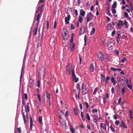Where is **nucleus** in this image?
I'll return each instance as SVG.
<instances>
[{
	"instance_id": "1",
	"label": "nucleus",
	"mask_w": 133,
	"mask_h": 133,
	"mask_svg": "<svg viewBox=\"0 0 133 133\" xmlns=\"http://www.w3.org/2000/svg\"><path fill=\"white\" fill-rule=\"evenodd\" d=\"M42 5H39L37 9H36L35 16H36L37 15L36 20L37 21H38L39 20V18L40 17V16L42 13Z\"/></svg>"
},
{
	"instance_id": "2",
	"label": "nucleus",
	"mask_w": 133,
	"mask_h": 133,
	"mask_svg": "<svg viewBox=\"0 0 133 133\" xmlns=\"http://www.w3.org/2000/svg\"><path fill=\"white\" fill-rule=\"evenodd\" d=\"M62 34L64 40H67L68 39L69 37V35L68 34V32L66 28H63Z\"/></svg>"
},
{
	"instance_id": "3",
	"label": "nucleus",
	"mask_w": 133,
	"mask_h": 133,
	"mask_svg": "<svg viewBox=\"0 0 133 133\" xmlns=\"http://www.w3.org/2000/svg\"><path fill=\"white\" fill-rule=\"evenodd\" d=\"M82 94L83 95H84L87 94L89 90V86L88 85H86L83 86V85L82 84Z\"/></svg>"
},
{
	"instance_id": "4",
	"label": "nucleus",
	"mask_w": 133,
	"mask_h": 133,
	"mask_svg": "<svg viewBox=\"0 0 133 133\" xmlns=\"http://www.w3.org/2000/svg\"><path fill=\"white\" fill-rule=\"evenodd\" d=\"M43 98L44 102H45V100L46 99L47 101H48L49 100H50V94L49 93L48 94L46 92H44V95L43 96Z\"/></svg>"
},
{
	"instance_id": "5",
	"label": "nucleus",
	"mask_w": 133,
	"mask_h": 133,
	"mask_svg": "<svg viewBox=\"0 0 133 133\" xmlns=\"http://www.w3.org/2000/svg\"><path fill=\"white\" fill-rule=\"evenodd\" d=\"M72 74L73 81L76 83L79 80V79L78 77H77L76 76L75 73L74 69H73L72 71Z\"/></svg>"
},
{
	"instance_id": "6",
	"label": "nucleus",
	"mask_w": 133,
	"mask_h": 133,
	"mask_svg": "<svg viewBox=\"0 0 133 133\" xmlns=\"http://www.w3.org/2000/svg\"><path fill=\"white\" fill-rule=\"evenodd\" d=\"M72 68V65L71 63H70L67 66L66 74L67 75H69L70 74Z\"/></svg>"
},
{
	"instance_id": "7",
	"label": "nucleus",
	"mask_w": 133,
	"mask_h": 133,
	"mask_svg": "<svg viewBox=\"0 0 133 133\" xmlns=\"http://www.w3.org/2000/svg\"><path fill=\"white\" fill-rule=\"evenodd\" d=\"M93 15L92 13L90 12L88 14L87 17V23L89 22L91 20H92L93 18Z\"/></svg>"
},
{
	"instance_id": "8",
	"label": "nucleus",
	"mask_w": 133,
	"mask_h": 133,
	"mask_svg": "<svg viewBox=\"0 0 133 133\" xmlns=\"http://www.w3.org/2000/svg\"><path fill=\"white\" fill-rule=\"evenodd\" d=\"M45 68L44 67H42L40 68L39 70V74L41 75L42 74L43 76H44L45 72Z\"/></svg>"
},
{
	"instance_id": "9",
	"label": "nucleus",
	"mask_w": 133,
	"mask_h": 133,
	"mask_svg": "<svg viewBox=\"0 0 133 133\" xmlns=\"http://www.w3.org/2000/svg\"><path fill=\"white\" fill-rule=\"evenodd\" d=\"M22 114L23 117V119L24 121V123L25 124H26V123L28 120V117L27 116L25 115L24 114V112L22 111Z\"/></svg>"
},
{
	"instance_id": "10",
	"label": "nucleus",
	"mask_w": 133,
	"mask_h": 133,
	"mask_svg": "<svg viewBox=\"0 0 133 133\" xmlns=\"http://www.w3.org/2000/svg\"><path fill=\"white\" fill-rule=\"evenodd\" d=\"M70 18V15H68L67 16V17H65V24H67L69 23V21Z\"/></svg>"
},
{
	"instance_id": "11",
	"label": "nucleus",
	"mask_w": 133,
	"mask_h": 133,
	"mask_svg": "<svg viewBox=\"0 0 133 133\" xmlns=\"http://www.w3.org/2000/svg\"><path fill=\"white\" fill-rule=\"evenodd\" d=\"M124 25V23L122 21H119L117 25L118 27V29H121L122 27V26Z\"/></svg>"
},
{
	"instance_id": "12",
	"label": "nucleus",
	"mask_w": 133,
	"mask_h": 133,
	"mask_svg": "<svg viewBox=\"0 0 133 133\" xmlns=\"http://www.w3.org/2000/svg\"><path fill=\"white\" fill-rule=\"evenodd\" d=\"M98 57L99 59L102 61L104 60V57H103L102 53L101 52H99L98 54Z\"/></svg>"
},
{
	"instance_id": "13",
	"label": "nucleus",
	"mask_w": 133,
	"mask_h": 133,
	"mask_svg": "<svg viewBox=\"0 0 133 133\" xmlns=\"http://www.w3.org/2000/svg\"><path fill=\"white\" fill-rule=\"evenodd\" d=\"M33 84L34 81L33 79H30L28 84V87L30 88H31L33 86Z\"/></svg>"
},
{
	"instance_id": "14",
	"label": "nucleus",
	"mask_w": 133,
	"mask_h": 133,
	"mask_svg": "<svg viewBox=\"0 0 133 133\" xmlns=\"http://www.w3.org/2000/svg\"><path fill=\"white\" fill-rule=\"evenodd\" d=\"M85 31V28L83 26H81L80 28V29L79 31V34L82 35L83 34Z\"/></svg>"
},
{
	"instance_id": "15",
	"label": "nucleus",
	"mask_w": 133,
	"mask_h": 133,
	"mask_svg": "<svg viewBox=\"0 0 133 133\" xmlns=\"http://www.w3.org/2000/svg\"><path fill=\"white\" fill-rule=\"evenodd\" d=\"M100 124V127L101 128H103L105 131L107 130V127L105 124H104L102 123H101Z\"/></svg>"
},
{
	"instance_id": "16",
	"label": "nucleus",
	"mask_w": 133,
	"mask_h": 133,
	"mask_svg": "<svg viewBox=\"0 0 133 133\" xmlns=\"http://www.w3.org/2000/svg\"><path fill=\"white\" fill-rule=\"evenodd\" d=\"M111 82L113 83L114 85H115L116 83V81L114 77H112L111 78Z\"/></svg>"
},
{
	"instance_id": "17",
	"label": "nucleus",
	"mask_w": 133,
	"mask_h": 133,
	"mask_svg": "<svg viewBox=\"0 0 133 133\" xmlns=\"http://www.w3.org/2000/svg\"><path fill=\"white\" fill-rule=\"evenodd\" d=\"M120 126L121 127H123L125 128H127V126L124 124L123 121H121V124L120 125Z\"/></svg>"
},
{
	"instance_id": "18",
	"label": "nucleus",
	"mask_w": 133,
	"mask_h": 133,
	"mask_svg": "<svg viewBox=\"0 0 133 133\" xmlns=\"http://www.w3.org/2000/svg\"><path fill=\"white\" fill-rule=\"evenodd\" d=\"M85 12L84 11L83 9H81L80 11V14L79 16H81L83 17L85 16Z\"/></svg>"
},
{
	"instance_id": "19",
	"label": "nucleus",
	"mask_w": 133,
	"mask_h": 133,
	"mask_svg": "<svg viewBox=\"0 0 133 133\" xmlns=\"http://www.w3.org/2000/svg\"><path fill=\"white\" fill-rule=\"evenodd\" d=\"M44 0H39V1L38 3V7L41 5H42V9L43 5L44 4Z\"/></svg>"
},
{
	"instance_id": "20",
	"label": "nucleus",
	"mask_w": 133,
	"mask_h": 133,
	"mask_svg": "<svg viewBox=\"0 0 133 133\" xmlns=\"http://www.w3.org/2000/svg\"><path fill=\"white\" fill-rule=\"evenodd\" d=\"M125 25V28L126 29L129 26V25L128 22L126 20H124V23Z\"/></svg>"
},
{
	"instance_id": "21",
	"label": "nucleus",
	"mask_w": 133,
	"mask_h": 133,
	"mask_svg": "<svg viewBox=\"0 0 133 133\" xmlns=\"http://www.w3.org/2000/svg\"><path fill=\"white\" fill-rule=\"evenodd\" d=\"M29 103H27V105L25 107V111L26 112H27V111L28 112H29Z\"/></svg>"
},
{
	"instance_id": "22",
	"label": "nucleus",
	"mask_w": 133,
	"mask_h": 133,
	"mask_svg": "<svg viewBox=\"0 0 133 133\" xmlns=\"http://www.w3.org/2000/svg\"><path fill=\"white\" fill-rule=\"evenodd\" d=\"M26 50H27L26 49V51H25V54H24V57L23 59V66H24L25 64V61L26 60L25 54H26Z\"/></svg>"
},
{
	"instance_id": "23",
	"label": "nucleus",
	"mask_w": 133,
	"mask_h": 133,
	"mask_svg": "<svg viewBox=\"0 0 133 133\" xmlns=\"http://www.w3.org/2000/svg\"><path fill=\"white\" fill-rule=\"evenodd\" d=\"M107 28L108 30H111L112 29H113V28L112 27V25L111 24H109L107 25Z\"/></svg>"
},
{
	"instance_id": "24",
	"label": "nucleus",
	"mask_w": 133,
	"mask_h": 133,
	"mask_svg": "<svg viewBox=\"0 0 133 133\" xmlns=\"http://www.w3.org/2000/svg\"><path fill=\"white\" fill-rule=\"evenodd\" d=\"M30 130H31L32 129V126L34 125L33 124V122H32V118H30Z\"/></svg>"
},
{
	"instance_id": "25",
	"label": "nucleus",
	"mask_w": 133,
	"mask_h": 133,
	"mask_svg": "<svg viewBox=\"0 0 133 133\" xmlns=\"http://www.w3.org/2000/svg\"><path fill=\"white\" fill-rule=\"evenodd\" d=\"M95 27H93L92 28L90 32V35L91 36L92 35L94 34L95 31Z\"/></svg>"
},
{
	"instance_id": "26",
	"label": "nucleus",
	"mask_w": 133,
	"mask_h": 133,
	"mask_svg": "<svg viewBox=\"0 0 133 133\" xmlns=\"http://www.w3.org/2000/svg\"><path fill=\"white\" fill-rule=\"evenodd\" d=\"M24 66H22V68L21 69V74L20 76V80H19L20 83H21V79H22V73L23 72V71H24L23 68H24Z\"/></svg>"
},
{
	"instance_id": "27",
	"label": "nucleus",
	"mask_w": 133,
	"mask_h": 133,
	"mask_svg": "<svg viewBox=\"0 0 133 133\" xmlns=\"http://www.w3.org/2000/svg\"><path fill=\"white\" fill-rule=\"evenodd\" d=\"M129 114L130 115V118L132 119L133 118V117H132V116H133V111L132 112L131 110H129Z\"/></svg>"
},
{
	"instance_id": "28",
	"label": "nucleus",
	"mask_w": 133,
	"mask_h": 133,
	"mask_svg": "<svg viewBox=\"0 0 133 133\" xmlns=\"http://www.w3.org/2000/svg\"><path fill=\"white\" fill-rule=\"evenodd\" d=\"M95 117L93 119V121L94 122L96 123L97 125V120L98 119V117L96 115L95 116Z\"/></svg>"
},
{
	"instance_id": "29",
	"label": "nucleus",
	"mask_w": 133,
	"mask_h": 133,
	"mask_svg": "<svg viewBox=\"0 0 133 133\" xmlns=\"http://www.w3.org/2000/svg\"><path fill=\"white\" fill-rule=\"evenodd\" d=\"M37 27H36L33 30V34L34 35H36L37 33Z\"/></svg>"
},
{
	"instance_id": "30",
	"label": "nucleus",
	"mask_w": 133,
	"mask_h": 133,
	"mask_svg": "<svg viewBox=\"0 0 133 133\" xmlns=\"http://www.w3.org/2000/svg\"><path fill=\"white\" fill-rule=\"evenodd\" d=\"M127 84V87L129 88L130 90L131 89H132V87L131 85H129L128 84V80L126 81Z\"/></svg>"
},
{
	"instance_id": "31",
	"label": "nucleus",
	"mask_w": 133,
	"mask_h": 133,
	"mask_svg": "<svg viewBox=\"0 0 133 133\" xmlns=\"http://www.w3.org/2000/svg\"><path fill=\"white\" fill-rule=\"evenodd\" d=\"M83 17L81 16H79V18L78 19V21L79 22L81 23L83 20Z\"/></svg>"
},
{
	"instance_id": "32",
	"label": "nucleus",
	"mask_w": 133,
	"mask_h": 133,
	"mask_svg": "<svg viewBox=\"0 0 133 133\" xmlns=\"http://www.w3.org/2000/svg\"><path fill=\"white\" fill-rule=\"evenodd\" d=\"M117 6V2L116 1H115L112 5V7L114 8H116Z\"/></svg>"
},
{
	"instance_id": "33",
	"label": "nucleus",
	"mask_w": 133,
	"mask_h": 133,
	"mask_svg": "<svg viewBox=\"0 0 133 133\" xmlns=\"http://www.w3.org/2000/svg\"><path fill=\"white\" fill-rule=\"evenodd\" d=\"M90 70L92 72H94V68L93 64L91 65L90 66Z\"/></svg>"
},
{
	"instance_id": "34",
	"label": "nucleus",
	"mask_w": 133,
	"mask_h": 133,
	"mask_svg": "<svg viewBox=\"0 0 133 133\" xmlns=\"http://www.w3.org/2000/svg\"><path fill=\"white\" fill-rule=\"evenodd\" d=\"M86 116L88 120L90 121V117L88 113H87L86 114Z\"/></svg>"
},
{
	"instance_id": "35",
	"label": "nucleus",
	"mask_w": 133,
	"mask_h": 133,
	"mask_svg": "<svg viewBox=\"0 0 133 133\" xmlns=\"http://www.w3.org/2000/svg\"><path fill=\"white\" fill-rule=\"evenodd\" d=\"M39 121L40 123L41 124L42 121V116H41L39 117Z\"/></svg>"
},
{
	"instance_id": "36",
	"label": "nucleus",
	"mask_w": 133,
	"mask_h": 133,
	"mask_svg": "<svg viewBox=\"0 0 133 133\" xmlns=\"http://www.w3.org/2000/svg\"><path fill=\"white\" fill-rule=\"evenodd\" d=\"M110 77L109 76H107L106 77V79L105 80L106 81V82H105L107 84L108 83V81H109L110 80Z\"/></svg>"
},
{
	"instance_id": "37",
	"label": "nucleus",
	"mask_w": 133,
	"mask_h": 133,
	"mask_svg": "<svg viewBox=\"0 0 133 133\" xmlns=\"http://www.w3.org/2000/svg\"><path fill=\"white\" fill-rule=\"evenodd\" d=\"M121 92L123 95L125 92V89L124 88H123L121 90Z\"/></svg>"
},
{
	"instance_id": "38",
	"label": "nucleus",
	"mask_w": 133,
	"mask_h": 133,
	"mask_svg": "<svg viewBox=\"0 0 133 133\" xmlns=\"http://www.w3.org/2000/svg\"><path fill=\"white\" fill-rule=\"evenodd\" d=\"M37 96L38 98V99L39 100V102L40 103L41 101V95H39V94H37Z\"/></svg>"
},
{
	"instance_id": "39",
	"label": "nucleus",
	"mask_w": 133,
	"mask_h": 133,
	"mask_svg": "<svg viewBox=\"0 0 133 133\" xmlns=\"http://www.w3.org/2000/svg\"><path fill=\"white\" fill-rule=\"evenodd\" d=\"M40 80L38 79V81L37 82V87L38 88H39L40 87Z\"/></svg>"
},
{
	"instance_id": "40",
	"label": "nucleus",
	"mask_w": 133,
	"mask_h": 133,
	"mask_svg": "<svg viewBox=\"0 0 133 133\" xmlns=\"http://www.w3.org/2000/svg\"><path fill=\"white\" fill-rule=\"evenodd\" d=\"M127 60L126 58L125 57H123L121 60V62L122 63H123Z\"/></svg>"
},
{
	"instance_id": "41",
	"label": "nucleus",
	"mask_w": 133,
	"mask_h": 133,
	"mask_svg": "<svg viewBox=\"0 0 133 133\" xmlns=\"http://www.w3.org/2000/svg\"><path fill=\"white\" fill-rule=\"evenodd\" d=\"M75 49V45L74 44H73V45L72 46L71 49V51L73 52Z\"/></svg>"
},
{
	"instance_id": "42",
	"label": "nucleus",
	"mask_w": 133,
	"mask_h": 133,
	"mask_svg": "<svg viewBox=\"0 0 133 133\" xmlns=\"http://www.w3.org/2000/svg\"><path fill=\"white\" fill-rule=\"evenodd\" d=\"M70 130L72 133H75V130L72 128H70Z\"/></svg>"
},
{
	"instance_id": "43",
	"label": "nucleus",
	"mask_w": 133,
	"mask_h": 133,
	"mask_svg": "<svg viewBox=\"0 0 133 133\" xmlns=\"http://www.w3.org/2000/svg\"><path fill=\"white\" fill-rule=\"evenodd\" d=\"M74 112L75 114L76 115H77L78 114V110L76 109H74Z\"/></svg>"
},
{
	"instance_id": "44",
	"label": "nucleus",
	"mask_w": 133,
	"mask_h": 133,
	"mask_svg": "<svg viewBox=\"0 0 133 133\" xmlns=\"http://www.w3.org/2000/svg\"><path fill=\"white\" fill-rule=\"evenodd\" d=\"M110 69L111 71H117V68H114L113 67H111L110 68Z\"/></svg>"
},
{
	"instance_id": "45",
	"label": "nucleus",
	"mask_w": 133,
	"mask_h": 133,
	"mask_svg": "<svg viewBox=\"0 0 133 133\" xmlns=\"http://www.w3.org/2000/svg\"><path fill=\"white\" fill-rule=\"evenodd\" d=\"M87 36L86 35H85L84 37V41L85 43L84 45H85L87 42Z\"/></svg>"
},
{
	"instance_id": "46",
	"label": "nucleus",
	"mask_w": 133,
	"mask_h": 133,
	"mask_svg": "<svg viewBox=\"0 0 133 133\" xmlns=\"http://www.w3.org/2000/svg\"><path fill=\"white\" fill-rule=\"evenodd\" d=\"M124 15L125 16L126 18H128V13L126 12H125L124 13Z\"/></svg>"
},
{
	"instance_id": "47",
	"label": "nucleus",
	"mask_w": 133,
	"mask_h": 133,
	"mask_svg": "<svg viewBox=\"0 0 133 133\" xmlns=\"http://www.w3.org/2000/svg\"><path fill=\"white\" fill-rule=\"evenodd\" d=\"M71 28L72 30H73L75 29V27L72 24H71Z\"/></svg>"
},
{
	"instance_id": "48",
	"label": "nucleus",
	"mask_w": 133,
	"mask_h": 133,
	"mask_svg": "<svg viewBox=\"0 0 133 133\" xmlns=\"http://www.w3.org/2000/svg\"><path fill=\"white\" fill-rule=\"evenodd\" d=\"M110 129H111V131L112 132H115V130L114 129V128L111 125V126H110Z\"/></svg>"
},
{
	"instance_id": "49",
	"label": "nucleus",
	"mask_w": 133,
	"mask_h": 133,
	"mask_svg": "<svg viewBox=\"0 0 133 133\" xmlns=\"http://www.w3.org/2000/svg\"><path fill=\"white\" fill-rule=\"evenodd\" d=\"M84 104H85L86 105V108L87 109H88L89 107V105L88 103L87 102H85V103Z\"/></svg>"
},
{
	"instance_id": "50",
	"label": "nucleus",
	"mask_w": 133,
	"mask_h": 133,
	"mask_svg": "<svg viewBox=\"0 0 133 133\" xmlns=\"http://www.w3.org/2000/svg\"><path fill=\"white\" fill-rule=\"evenodd\" d=\"M97 109H94L92 110V112L93 113L95 112L97 113Z\"/></svg>"
},
{
	"instance_id": "51",
	"label": "nucleus",
	"mask_w": 133,
	"mask_h": 133,
	"mask_svg": "<svg viewBox=\"0 0 133 133\" xmlns=\"http://www.w3.org/2000/svg\"><path fill=\"white\" fill-rule=\"evenodd\" d=\"M24 96L25 99L26 100L27 99V96L26 94L25 93L24 95Z\"/></svg>"
},
{
	"instance_id": "52",
	"label": "nucleus",
	"mask_w": 133,
	"mask_h": 133,
	"mask_svg": "<svg viewBox=\"0 0 133 133\" xmlns=\"http://www.w3.org/2000/svg\"><path fill=\"white\" fill-rule=\"evenodd\" d=\"M17 131L19 133H20L22 132V131L21 130V128H19L17 129Z\"/></svg>"
},
{
	"instance_id": "53",
	"label": "nucleus",
	"mask_w": 133,
	"mask_h": 133,
	"mask_svg": "<svg viewBox=\"0 0 133 133\" xmlns=\"http://www.w3.org/2000/svg\"><path fill=\"white\" fill-rule=\"evenodd\" d=\"M75 15L76 16H77L78 15V11L77 10L75 9Z\"/></svg>"
},
{
	"instance_id": "54",
	"label": "nucleus",
	"mask_w": 133,
	"mask_h": 133,
	"mask_svg": "<svg viewBox=\"0 0 133 133\" xmlns=\"http://www.w3.org/2000/svg\"><path fill=\"white\" fill-rule=\"evenodd\" d=\"M49 24L48 21H47L46 22V29H48L49 27Z\"/></svg>"
},
{
	"instance_id": "55",
	"label": "nucleus",
	"mask_w": 133,
	"mask_h": 133,
	"mask_svg": "<svg viewBox=\"0 0 133 133\" xmlns=\"http://www.w3.org/2000/svg\"><path fill=\"white\" fill-rule=\"evenodd\" d=\"M103 102L104 103V104L106 103V100L105 98V97H103Z\"/></svg>"
},
{
	"instance_id": "56",
	"label": "nucleus",
	"mask_w": 133,
	"mask_h": 133,
	"mask_svg": "<svg viewBox=\"0 0 133 133\" xmlns=\"http://www.w3.org/2000/svg\"><path fill=\"white\" fill-rule=\"evenodd\" d=\"M112 13L113 14H115L116 13L115 9H113L112 10Z\"/></svg>"
},
{
	"instance_id": "57",
	"label": "nucleus",
	"mask_w": 133,
	"mask_h": 133,
	"mask_svg": "<svg viewBox=\"0 0 133 133\" xmlns=\"http://www.w3.org/2000/svg\"><path fill=\"white\" fill-rule=\"evenodd\" d=\"M119 123V121L118 120H116L115 122V124L117 125H118Z\"/></svg>"
},
{
	"instance_id": "58",
	"label": "nucleus",
	"mask_w": 133,
	"mask_h": 133,
	"mask_svg": "<svg viewBox=\"0 0 133 133\" xmlns=\"http://www.w3.org/2000/svg\"><path fill=\"white\" fill-rule=\"evenodd\" d=\"M115 33V30H114L112 32L111 35L113 36L114 35Z\"/></svg>"
},
{
	"instance_id": "59",
	"label": "nucleus",
	"mask_w": 133,
	"mask_h": 133,
	"mask_svg": "<svg viewBox=\"0 0 133 133\" xmlns=\"http://www.w3.org/2000/svg\"><path fill=\"white\" fill-rule=\"evenodd\" d=\"M97 91V88H96L94 90V91L93 92V94H94L95 93H96V92Z\"/></svg>"
},
{
	"instance_id": "60",
	"label": "nucleus",
	"mask_w": 133,
	"mask_h": 133,
	"mask_svg": "<svg viewBox=\"0 0 133 133\" xmlns=\"http://www.w3.org/2000/svg\"><path fill=\"white\" fill-rule=\"evenodd\" d=\"M115 90V89L113 87H112L111 88V90L112 92V93H114V92Z\"/></svg>"
},
{
	"instance_id": "61",
	"label": "nucleus",
	"mask_w": 133,
	"mask_h": 133,
	"mask_svg": "<svg viewBox=\"0 0 133 133\" xmlns=\"http://www.w3.org/2000/svg\"><path fill=\"white\" fill-rule=\"evenodd\" d=\"M121 97H120V98L118 99V103L119 104H120V102L121 101Z\"/></svg>"
},
{
	"instance_id": "62",
	"label": "nucleus",
	"mask_w": 133,
	"mask_h": 133,
	"mask_svg": "<svg viewBox=\"0 0 133 133\" xmlns=\"http://www.w3.org/2000/svg\"><path fill=\"white\" fill-rule=\"evenodd\" d=\"M76 88H77V89H78V90H79V84H77V85L76 86Z\"/></svg>"
},
{
	"instance_id": "63",
	"label": "nucleus",
	"mask_w": 133,
	"mask_h": 133,
	"mask_svg": "<svg viewBox=\"0 0 133 133\" xmlns=\"http://www.w3.org/2000/svg\"><path fill=\"white\" fill-rule=\"evenodd\" d=\"M101 78H105V76L102 74L101 75Z\"/></svg>"
},
{
	"instance_id": "64",
	"label": "nucleus",
	"mask_w": 133,
	"mask_h": 133,
	"mask_svg": "<svg viewBox=\"0 0 133 133\" xmlns=\"http://www.w3.org/2000/svg\"><path fill=\"white\" fill-rule=\"evenodd\" d=\"M107 14L109 16H112L109 10H108V12H107Z\"/></svg>"
}]
</instances>
